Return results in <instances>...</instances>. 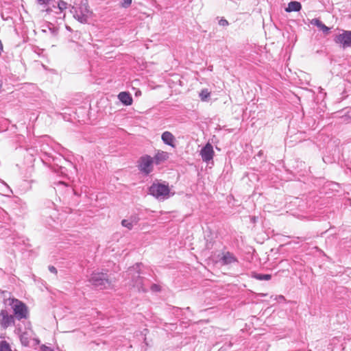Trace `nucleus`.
I'll list each match as a JSON object with an SVG mask.
<instances>
[{
  "label": "nucleus",
  "mask_w": 351,
  "mask_h": 351,
  "mask_svg": "<svg viewBox=\"0 0 351 351\" xmlns=\"http://www.w3.org/2000/svg\"><path fill=\"white\" fill-rule=\"evenodd\" d=\"M5 304L11 307L13 315L16 320L21 321L29 317L28 306L23 301L12 297L5 300Z\"/></svg>",
  "instance_id": "nucleus-1"
},
{
  "label": "nucleus",
  "mask_w": 351,
  "mask_h": 351,
  "mask_svg": "<svg viewBox=\"0 0 351 351\" xmlns=\"http://www.w3.org/2000/svg\"><path fill=\"white\" fill-rule=\"evenodd\" d=\"M148 193L158 200H165L169 198L170 188L166 182H154L148 188Z\"/></svg>",
  "instance_id": "nucleus-2"
},
{
  "label": "nucleus",
  "mask_w": 351,
  "mask_h": 351,
  "mask_svg": "<svg viewBox=\"0 0 351 351\" xmlns=\"http://www.w3.org/2000/svg\"><path fill=\"white\" fill-rule=\"evenodd\" d=\"M71 12L73 17L82 24L88 23L89 16L92 13L87 0L82 1L79 6H72Z\"/></svg>",
  "instance_id": "nucleus-3"
},
{
  "label": "nucleus",
  "mask_w": 351,
  "mask_h": 351,
  "mask_svg": "<svg viewBox=\"0 0 351 351\" xmlns=\"http://www.w3.org/2000/svg\"><path fill=\"white\" fill-rule=\"evenodd\" d=\"M88 281L95 289L99 290L109 289L112 287V282L107 273L93 271Z\"/></svg>",
  "instance_id": "nucleus-4"
},
{
  "label": "nucleus",
  "mask_w": 351,
  "mask_h": 351,
  "mask_svg": "<svg viewBox=\"0 0 351 351\" xmlns=\"http://www.w3.org/2000/svg\"><path fill=\"white\" fill-rule=\"evenodd\" d=\"M154 159L148 154L141 156L137 160V168L141 174L149 176L154 171Z\"/></svg>",
  "instance_id": "nucleus-5"
},
{
  "label": "nucleus",
  "mask_w": 351,
  "mask_h": 351,
  "mask_svg": "<svg viewBox=\"0 0 351 351\" xmlns=\"http://www.w3.org/2000/svg\"><path fill=\"white\" fill-rule=\"evenodd\" d=\"M134 270L130 269L128 271V276H131V285L137 289L139 292H146L147 288L144 285L145 278L141 277L138 271L132 272Z\"/></svg>",
  "instance_id": "nucleus-6"
},
{
  "label": "nucleus",
  "mask_w": 351,
  "mask_h": 351,
  "mask_svg": "<svg viewBox=\"0 0 351 351\" xmlns=\"http://www.w3.org/2000/svg\"><path fill=\"white\" fill-rule=\"evenodd\" d=\"M16 318L13 315L10 314L7 310L1 309L0 311V327L1 329L15 326Z\"/></svg>",
  "instance_id": "nucleus-7"
},
{
  "label": "nucleus",
  "mask_w": 351,
  "mask_h": 351,
  "mask_svg": "<svg viewBox=\"0 0 351 351\" xmlns=\"http://www.w3.org/2000/svg\"><path fill=\"white\" fill-rule=\"evenodd\" d=\"M334 41L343 49L351 47V31L343 30L342 33L335 36Z\"/></svg>",
  "instance_id": "nucleus-8"
},
{
  "label": "nucleus",
  "mask_w": 351,
  "mask_h": 351,
  "mask_svg": "<svg viewBox=\"0 0 351 351\" xmlns=\"http://www.w3.org/2000/svg\"><path fill=\"white\" fill-rule=\"evenodd\" d=\"M219 263L222 265H229L234 263H238V258L234 256L232 252H223L221 257L219 258Z\"/></svg>",
  "instance_id": "nucleus-9"
},
{
  "label": "nucleus",
  "mask_w": 351,
  "mask_h": 351,
  "mask_svg": "<svg viewBox=\"0 0 351 351\" xmlns=\"http://www.w3.org/2000/svg\"><path fill=\"white\" fill-rule=\"evenodd\" d=\"M214 154L213 145L209 143H206L200 151V155L202 160L204 162H208L212 160Z\"/></svg>",
  "instance_id": "nucleus-10"
},
{
  "label": "nucleus",
  "mask_w": 351,
  "mask_h": 351,
  "mask_svg": "<svg viewBox=\"0 0 351 351\" xmlns=\"http://www.w3.org/2000/svg\"><path fill=\"white\" fill-rule=\"evenodd\" d=\"M161 140L164 144L170 146L173 148L176 147V138L173 134L169 131L162 132L161 135Z\"/></svg>",
  "instance_id": "nucleus-11"
},
{
  "label": "nucleus",
  "mask_w": 351,
  "mask_h": 351,
  "mask_svg": "<svg viewBox=\"0 0 351 351\" xmlns=\"http://www.w3.org/2000/svg\"><path fill=\"white\" fill-rule=\"evenodd\" d=\"M169 157V154L167 152L158 150L156 153L155 154L154 156L152 157L154 159V162L156 165H159L163 162L168 160Z\"/></svg>",
  "instance_id": "nucleus-12"
},
{
  "label": "nucleus",
  "mask_w": 351,
  "mask_h": 351,
  "mask_svg": "<svg viewBox=\"0 0 351 351\" xmlns=\"http://www.w3.org/2000/svg\"><path fill=\"white\" fill-rule=\"evenodd\" d=\"M118 99L124 106H130L132 104L133 99L131 94L127 91H123L119 93Z\"/></svg>",
  "instance_id": "nucleus-13"
},
{
  "label": "nucleus",
  "mask_w": 351,
  "mask_h": 351,
  "mask_svg": "<svg viewBox=\"0 0 351 351\" xmlns=\"http://www.w3.org/2000/svg\"><path fill=\"white\" fill-rule=\"evenodd\" d=\"M302 9V5L300 2L292 1L288 3L287 7L285 8L286 12H299Z\"/></svg>",
  "instance_id": "nucleus-14"
},
{
  "label": "nucleus",
  "mask_w": 351,
  "mask_h": 351,
  "mask_svg": "<svg viewBox=\"0 0 351 351\" xmlns=\"http://www.w3.org/2000/svg\"><path fill=\"white\" fill-rule=\"evenodd\" d=\"M311 23L317 27L323 33L327 34L330 32V28L327 27L320 19H313Z\"/></svg>",
  "instance_id": "nucleus-15"
},
{
  "label": "nucleus",
  "mask_w": 351,
  "mask_h": 351,
  "mask_svg": "<svg viewBox=\"0 0 351 351\" xmlns=\"http://www.w3.org/2000/svg\"><path fill=\"white\" fill-rule=\"evenodd\" d=\"M45 215L49 214V217H47L46 223L49 226H52L51 222H55V219L57 217V211L55 209H49L44 211Z\"/></svg>",
  "instance_id": "nucleus-16"
},
{
  "label": "nucleus",
  "mask_w": 351,
  "mask_h": 351,
  "mask_svg": "<svg viewBox=\"0 0 351 351\" xmlns=\"http://www.w3.org/2000/svg\"><path fill=\"white\" fill-rule=\"evenodd\" d=\"M29 338L30 335L27 331L22 332L19 335L20 341L21 344L25 347L29 346Z\"/></svg>",
  "instance_id": "nucleus-17"
},
{
  "label": "nucleus",
  "mask_w": 351,
  "mask_h": 351,
  "mask_svg": "<svg viewBox=\"0 0 351 351\" xmlns=\"http://www.w3.org/2000/svg\"><path fill=\"white\" fill-rule=\"evenodd\" d=\"M252 277L258 280H269L271 275L268 274L254 273Z\"/></svg>",
  "instance_id": "nucleus-18"
},
{
  "label": "nucleus",
  "mask_w": 351,
  "mask_h": 351,
  "mask_svg": "<svg viewBox=\"0 0 351 351\" xmlns=\"http://www.w3.org/2000/svg\"><path fill=\"white\" fill-rule=\"evenodd\" d=\"M142 212H139V213H134L133 215H132L130 217V220L131 222H132V224H137L139 221H141V219H143V217H141V213Z\"/></svg>",
  "instance_id": "nucleus-19"
},
{
  "label": "nucleus",
  "mask_w": 351,
  "mask_h": 351,
  "mask_svg": "<svg viewBox=\"0 0 351 351\" xmlns=\"http://www.w3.org/2000/svg\"><path fill=\"white\" fill-rule=\"evenodd\" d=\"M0 351H12L10 343L5 340L0 341Z\"/></svg>",
  "instance_id": "nucleus-20"
},
{
  "label": "nucleus",
  "mask_w": 351,
  "mask_h": 351,
  "mask_svg": "<svg viewBox=\"0 0 351 351\" xmlns=\"http://www.w3.org/2000/svg\"><path fill=\"white\" fill-rule=\"evenodd\" d=\"M210 93L208 89H203L199 93V97L202 101H206L210 97Z\"/></svg>",
  "instance_id": "nucleus-21"
},
{
  "label": "nucleus",
  "mask_w": 351,
  "mask_h": 351,
  "mask_svg": "<svg viewBox=\"0 0 351 351\" xmlns=\"http://www.w3.org/2000/svg\"><path fill=\"white\" fill-rule=\"evenodd\" d=\"M121 225L123 227L127 228L128 230H132L134 226L130 219H123L121 221Z\"/></svg>",
  "instance_id": "nucleus-22"
},
{
  "label": "nucleus",
  "mask_w": 351,
  "mask_h": 351,
  "mask_svg": "<svg viewBox=\"0 0 351 351\" xmlns=\"http://www.w3.org/2000/svg\"><path fill=\"white\" fill-rule=\"evenodd\" d=\"M132 0H122L120 2V6L123 8H129L132 4Z\"/></svg>",
  "instance_id": "nucleus-23"
},
{
  "label": "nucleus",
  "mask_w": 351,
  "mask_h": 351,
  "mask_svg": "<svg viewBox=\"0 0 351 351\" xmlns=\"http://www.w3.org/2000/svg\"><path fill=\"white\" fill-rule=\"evenodd\" d=\"M58 7L62 12L67 8V3L62 0H60L58 3Z\"/></svg>",
  "instance_id": "nucleus-24"
},
{
  "label": "nucleus",
  "mask_w": 351,
  "mask_h": 351,
  "mask_svg": "<svg viewBox=\"0 0 351 351\" xmlns=\"http://www.w3.org/2000/svg\"><path fill=\"white\" fill-rule=\"evenodd\" d=\"M137 213L142 212L141 213V217H143V219H146L145 214L149 212L147 209H143V208H137Z\"/></svg>",
  "instance_id": "nucleus-25"
},
{
  "label": "nucleus",
  "mask_w": 351,
  "mask_h": 351,
  "mask_svg": "<svg viewBox=\"0 0 351 351\" xmlns=\"http://www.w3.org/2000/svg\"><path fill=\"white\" fill-rule=\"evenodd\" d=\"M150 289L154 292H159L160 291V287L156 284H152Z\"/></svg>",
  "instance_id": "nucleus-26"
},
{
  "label": "nucleus",
  "mask_w": 351,
  "mask_h": 351,
  "mask_svg": "<svg viewBox=\"0 0 351 351\" xmlns=\"http://www.w3.org/2000/svg\"><path fill=\"white\" fill-rule=\"evenodd\" d=\"M40 351H55L53 349H52L51 347H49L45 344H43L40 347Z\"/></svg>",
  "instance_id": "nucleus-27"
},
{
  "label": "nucleus",
  "mask_w": 351,
  "mask_h": 351,
  "mask_svg": "<svg viewBox=\"0 0 351 351\" xmlns=\"http://www.w3.org/2000/svg\"><path fill=\"white\" fill-rule=\"evenodd\" d=\"M219 25H221V26L226 27V26H228L229 25V23H228V21L226 19H225L223 18H221L219 21Z\"/></svg>",
  "instance_id": "nucleus-28"
},
{
  "label": "nucleus",
  "mask_w": 351,
  "mask_h": 351,
  "mask_svg": "<svg viewBox=\"0 0 351 351\" xmlns=\"http://www.w3.org/2000/svg\"><path fill=\"white\" fill-rule=\"evenodd\" d=\"M51 0H37V3L39 4V5H47L49 4V3L50 2Z\"/></svg>",
  "instance_id": "nucleus-29"
},
{
  "label": "nucleus",
  "mask_w": 351,
  "mask_h": 351,
  "mask_svg": "<svg viewBox=\"0 0 351 351\" xmlns=\"http://www.w3.org/2000/svg\"><path fill=\"white\" fill-rule=\"evenodd\" d=\"M49 271L54 274H57L58 273L57 269L53 265L49 266Z\"/></svg>",
  "instance_id": "nucleus-30"
},
{
  "label": "nucleus",
  "mask_w": 351,
  "mask_h": 351,
  "mask_svg": "<svg viewBox=\"0 0 351 351\" xmlns=\"http://www.w3.org/2000/svg\"><path fill=\"white\" fill-rule=\"evenodd\" d=\"M173 313L175 314L176 316L179 315V312L181 311V309L178 307H173Z\"/></svg>",
  "instance_id": "nucleus-31"
},
{
  "label": "nucleus",
  "mask_w": 351,
  "mask_h": 351,
  "mask_svg": "<svg viewBox=\"0 0 351 351\" xmlns=\"http://www.w3.org/2000/svg\"><path fill=\"white\" fill-rule=\"evenodd\" d=\"M34 345L33 346H38L40 343V341L38 337L33 338Z\"/></svg>",
  "instance_id": "nucleus-32"
},
{
  "label": "nucleus",
  "mask_w": 351,
  "mask_h": 351,
  "mask_svg": "<svg viewBox=\"0 0 351 351\" xmlns=\"http://www.w3.org/2000/svg\"><path fill=\"white\" fill-rule=\"evenodd\" d=\"M274 300H278L279 301H285V298L283 295H280L278 296H276Z\"/></svg>",
  "instance_id": "nucleus-33"
},
{
  "label": "nucleus",
  "mask_w": 351,
  "mask_h": 351,
  "mask_svg": "<svg viewBox=\"0 0 351 351\" xmlns=\"http://www.w3.org/2000/svg\"><path fill=\"white\" fill-rule=\"evenodd\" d=\"M15 332L20 335V334L22 333L21 327H16L15 329Z\"/></svg>",
  "instance_id": "nucleus-34"
},
{
  "label": "nucleus",
  "mask_w": 351,
  "mask_h": 351,
  "mask_svg": "<svg viewBox=\"0 0 351 351\" xmlns=\"http://www.w3.org/2000/svg\"><path fill=\"white\" fill-rule=\"evenodd\" d=\"M136 97H139L141 95V91L139 89H137L134 93Z\"/></svg>",
  "instance_id": "nucleus-35"
},
{
  "label": "nucleus",
  "mask_w": 351,
  "mask_h": 351,
  "mask_svg": "<svg viewBox=\"0 0 351 351\" xmlns=\"http://www.w3.org/2000/svg\"><path fill=\"white\" fill-rule=\"evenodd\" d=\"M3 51V46L1 40H0V55L2 53Z\"/></svg>",
  "instance_id": "nucleus-36"
},
{
  "label": "nucleus",
  "mask_w": 351,
  "mask_h": 351,
  "mask_svg": "<svg viewBox=\"0 0 351 351\" xmlns=\"http://www.w3.org/2000/svg\"><path fill=\"white\" fill-rule=\"evenodd\" d=\"M44 146H45L44 145H42V147H41V148H40V151H41V152H44L46 154H47V152H45V147H44Z\"/></svg>",
  "instance_id": "nucleus-37"
},
{
  "label": "nucleus",
  "mask_w": 351,
  "mask_h": 351,
  "mask_svg": "<svg viewBox=\"0 0 351 351\" xmlns=\"http://www.w3.org/2000/svg\"><path fill=\"white\" fill-rule=\"evenodd\" d=\"M66 29L69 32L72 31V29L69 26H66Z\"/></svg>",
  "instance_id": "nucleus-38"
},
{
  "label": "nucleus",
  "mask_w": 351,
  "mask_h": 351,
  "mask_svg": "<svg viewBox=\"0 0 351 351\" xmlns=\"http://www.w3.org/2000/svg\"><path fill=\"white\" fill-rule=\"evenodd\" d=\"M30 326H31L30 322H28V324H27V328H30Z\"/></svg>",
  "instance_id": "nucleus-39"
},
{
  "label": "nucleus",
  "mask_w": 351,
  "mask_h": 351,
  "mask_svg": "<svg viewBox=\"0 0 351 351\" xmlns=\"http://www.w3.org/2000/svg\"><path fill=\"white\" fill-rule=\"evenodd\" d=\"M231 346H232V343L230 342V343H229V344H228V348H230Z\"/></svg>",
  "instance_id": "nucleus-40"
},
{
  "label": "nucleus",
  "mask_w": 351,
  "mask_h": 351,
  "mask_svg": "<svg viewBox=\"0 0 351 351\" xmlns=\"http://www.w3.org/2000/svg\"><path fill=\"white\" fill-rule=\"evenodd\" d=\"M261 154H262V152H261V151H260V152H258V156H260V155H261Z\"/></svg>",
  "instance_id": "nucleus-41"
},
{
  "label": "nucleus",
  "mask_w": 351,
  "mask_h": 351,
  "mask_svg": "<svg viewBox=\"0 0 351 351\" xmlns=\"http://www.w3.org/2000/svg\"><path fill=\"white\" fill-rule=\"evenodd\" d=\"M50 204L53 206H54V204L53 202H50Z\"/></svg>",
  "instance_id": "nucleus-42"
},
{
  "label": "nucleus",
  "mask_w": 351,
  "mask_h": 351,
  "mask_svg": "<svg viewBox=\"0 0 351 351\" xmlns=\"http://www.w3.org/2000/svg\"><path fill=\"white\" fill-rule=\"evenodd\" d=\"M43 217H45V215H43ZM47 216H45V219H47ZM46 221V219H45Z\"/></svg>",
  "instance_id": "nucleus-43"
},
{
  "label": "nucleus",
  "mask_w": 351,
  "mask_h": 351,
  "mask_svg": "<svg viewBox=\"0 0 351 351\" xmlns=\"http://www.w3.org/2000/svg\"><path fill=\"white\" fill-rule=\"evenodd\" d=\"M265 295H267V294H266V293H265V294H262V296H265Z\"/></svg>",
  "instance_id": "nucleus-44"
}]
</instances>
